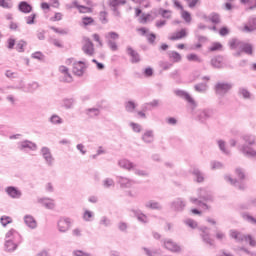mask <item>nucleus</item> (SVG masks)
<instances>
[{
	"instance_id": "f257e3e1",
	"label": "nucleus",
	"mask_w": 256,
	"mask_h": 256,
	"mask_svg": "<svg viewBox=\"0 0 256 256\" xmlns=\"http://www.w3.org/2000/svg\"><path fill=\"white\" fill-rule=\"evenodd\" d=\"M241 139L244 141L243 145H239L238 149L243 154L244 157L249 159H256V151L251 146L255 145L256 138L251 134H244L241 136Z\"/></svg>"
},
{
	"instance_id": "f03ea898",
	"label": "nucleus",
	"mask_w": 256,
	"mask_h": 256,
	"mask_svg": "<svg viewBox=\"0 0 256 256\" xmlns=\"http://www.w3.org/2000/svg\"><path fill=\"white\" fill-rule=\"evenodd\" d=\"M190 201L194 205L204 209V211H210L211 205H209V203H213V194L201 188L198 193V198H190Z\"/></svg>"
},
{
	"instance_id": "7ed1b4c3",
	"label": "nucleus",
	"mask_w": 256,
	"mask_h": 256,
	"mask_svg": "<svg viewBox=\"0 0 256 256\" xmlns=\"http://www.w3.org/2000/svg\"><path fill=\"white\" fill-rule=\"evenodd\" d=\"M236 177H238L239 180L233 179L231 176L226 175L224 177L225 181L227 183H230V185H233V187H236V189H239L240 191H245L247 189V186L243 181H245V170L242 168H236L235 169Z\"/></svg>"
},
{
	"instance_id": "20e7f679",
	"label": "nucleus",
	"mask_w": 256,
	"mask_h": 256,
	"mask_svg": "<svg viewBox=\"0 0 256 256\" xmlns=\"http://www.w3.org/2000/svg\"><path fill=\"white\" fill-rule=\"evenodd\" d=\"M229 237L230 239H234L236 243H243V241H245L246 243H249L250 247H256L255 238L249 234L245 235L238 230L231 229L229 230Z\"/></svg>"
},
{
	"instance_id": "39448f33",
	"label": "nucleus",
	"mask_w": 256,
	"mask_h": 256,
	"mask_svg": "<svg viewBox=\"0 0 256 256\" xmlns=\"http://www.w3.org/2000/svg\"><path fill=\"white\" fill-rule=\"evenodd\" d=\"M230 49H240L246 55H253V45L234 38L230 41Z\"/></svg>"
},
{
	"instance_id": "423d86ee",
	"label": "nucleus",
	"mask_w": 256,
	"mask_h": 256,
	"mask_svg": "<svg viewBox=\"0 0 256 256\" xmlns=\"http://www.w3.org/2000/svg\"><path fill=\"white\" fill-rule=\"evenodd\" d=\"M214 89L216 95H219V97H225L228 91L233 89V84L229 82H217Z\"/></svg>"
},
{
	"instance_id": "0eeeda50",
	"label": "nucleus",
	"mask_w": 256,
	"mask_h": 256,
	"mask_svg": "<svg viewBox=\"0 0 256 256\" xmlns=\"http://www.w3.org/2000/svg\"><path fill=\"white\" fill-rule=\"evenodd\" d=\"M120 5H127V0H108V6L112 11V15L121 19V11H119Z\"/></svg>"
},
{
	"instance_id": "6e6552de",
	"label": "nucleus",
	"mask_w": 256,
	"mask_h": 256,
	"mask_svg": "<svg viewBox=\"0 0 256 256\" xmlns=\"http://www.w3.org/2000/svg\"><path fill=\"white\" fill-rule=\"evenodd\" d=\"M40 155L43 157L48 167H53V163H55V158L53 157V154L51 153V149L49 147H42L40 150Z\"/></svg>"
},
{
	"instance_id": "1a4fd4ad",
	"label": "nucleus",
	"mask_w": 256,
	"mask_h": 256,
	"mask_svg": "<svg viewBox=\"0 0 256 256\" xmlns=\"http://www.w3.org/2000/svg\"><path fill=\"white\" fill-rule=\"evenodd\" d=\"M187 207V202L183 198H176L170 203V209L175 213H183Z\"/></svg>"
},
{
	"instance_id": "9d476101",
	"label": "nucleus",
	"mask_w": 256,
	"mask_h": 256,
	"mask_svg": "<svg viewBox=\"0 0 256 256\" xmlns=\"http://www.w3.org/2000/svg\"><path fill=\"white\" fill-rule=\"evenodd\" d=\"M211 117H213V111L211 109L198 110L196 115V121H199V123L205 124L207 123L208 119H211Z\"/></svg>"
},
{
	"instance_id": "9b49d317",
	"label": "nucleus",
	"mask_w": 256,
	"mask_h": 256,
	"mask_svg": "<svg viewBox=\"0 0 256 256\" xmlns=\"http://www.w3.org/2000/svg\"><path fill=\"white\" fill-rule=\"evenodd\" d=\"M57 229L60 233H67L71 229V218H60L57 222Z\"/></svg>"
},
{
	"instance_id": "f8f14e48",
	"label": "nucleus",
	"mask_w": 256,
	"mask_h": 256,
	"mask_svg": "<svg viewBox=\"0 0 256 256\" xmlns=\"http://www.w3.org/2000/svg\"><path fill=\"white\" fill-rule=\"evenodd\" d=\"M201 231L200 237L206 245L213 246V239H211V233L209 232V228L207 226H202L199 228Z\"/></svg>"
},
{
	"instance_id": "ddd939ff",
	"label": "nucleus",
	"mask_w": 256,
	"mask_h": 256,
	"mask_svg": "<svg viewBox=\"0 0 256 256\" xmlns=\"http://www.w3.org/2000/svg\"><path fill=\"white\" fill-rule=\"evenodd\" d=\"M6 240L13 241L14 243H18L20 245V243L23 241V238L21 237V234L17 232V230L11 229L6 233Z\"/></svg>"
},
{
	"instance_id": "4468645a",
	"label": "nucleus",
	"mask_w": 256,
	"mask_h": 256,
	"mask_svg": "<svg viewBox=\"0 0 256 256\" xmlns=\"http://www.w3.org/2000/svg\"><path fill=\"white\" fill-rule=\"evenodd\" d=\"M85 44L82 47L83 52L85 55H88L89 57H93L95 53V48L93 45V42L89 38H84Z\"/></svg>"
},
{
	"instance_id": "2eb2a0df",
	"label": "nucleus",
	"mask_w": 256,
	"mask_h": 256,
	"mask_svg": "<svg viewBox=\"0 0 256 256\" xmlns=\"http://www.w3.org/2000/svg\"><path fill=\"white\" fill-rule=\"evenodd\" d=\"M18 149L20 151H26V149L29 151H37V144L29 140H24L18 143Z\"/></svg>"
},
{
	"instance_id": "dca6fc26",
	"label": "nucleus",
	"mask_w": 256,
	"mask_h": 256,
	"mask_svg": "<svg viewBox=\"0 0 256 256\" xmlns=\"http://www.w3.org/2000/svg\"><path fill=\"white\" fill-rule=\"evenodd\" d=\"M174 93L177 97L185 99V101H187V103H189L190 105H193V107H197V104H195V100L193 99V97H191L189 93L185 92V90H175Z\"/></svg>"
},
{
	"instance_id": "f3484780",
	"label": "nucleus",
	"mask_w": 256,
	"mask_h": 256,
	"mask_svg": "<svg viewBox=\"0 0 256 256\" xmlns=\"http://www.w3.org/2000/svg\"><path fill=\"white\" fill-rule=\"evenodd\" d=\"M116 179L122 189H130V187L135 185L134 180H131L127 177L117 176Z\"/></svg>"
},
{
	"instance_id": "a211bd4d",
	"label": "nucleus",
	"mask_w": 256,
	"mask_h": 256,
	"mask_svg": "<svg viewBox=\"0 0 256 256\" xmlns=\"http://www.w3.org/2000/svg\"><path fill=\"white\" fill-rule=\"evenodd\" d=\"M126 53L131 57L130 61L131 63H140L141 62V55L138 54V52L133 49L131 46H127Z\"/></svg>"
},
{
	"instance_id": "6ab92c4d",
	"label": "nucleus",
	"mask_w": 256,
	"mask_h": 256,
	"mask_svg": "<svg viewBox=\"0 0 256 256\" xmlns=\"http://www.w3.org/2000/svg\"><path fill=\"white\" fill-rule=\"evenodd\" d=\"M5 192L7 193V195H9L11 197V199H21V197L23 195L21 190H18V188L15 186H8L5 189Z\"/></svg>"
},
{
	"instance_id": "aec40b11",
	"label": "nucleus",
	"mask_w": 256,
	"mask_h": 256,
	"mask_svg": "<svg viewBox=\"0 0 256 256\" xmlns=\"http://www.w3.org/2000/svg\"><path fill=\"white\" fill-rule=\"evenodd\" d=\"M164 247L172 253H181V246L177 245V243L173 242L171 239L164 241Z\"/></svg>"
},
{
	"instance_id": "412c9836",
	"label": "nucleus",
	"mask_w": 256,
	"mask_h": 256,
	"mask_svg": "<svg viewBox=\"0 0 256 256\" xmlns=\"http://www.w3.org/2000/svg\"><path fill=\"white\" fill-rule=\"evenodd\" d=\"M72 71L74 75H77V77H83V74L85 73V62L83 61L75 62L73 64Z\"/></svg>"
},
{
	"instance_id": "4be33fe9",
	"label": "nucleus",
	"mask_w": 256,
	"mask_h": 256,
	"mask_svg": "<svg viewBox=\"0 0 256 256\" xmlns=\"http://www.w3.org/2000/svg\"><path fill=\"white\" fill-rule=\"evenodd\" d=\"M146 209H151L152 211H163V204L155 200H149L145 203Z\"/></svg>"
},
{
	"instance_id": "5701e85b",
	"label": "nucleus",
	"mask_w": 256,
	"mask_h": 256,
	"mask_svg": "<svg viewBox=\"0 0 256 256\" xmlns=\"http://www.w3.org/2000/svg\"><path fill=\"white\" fill-rule=\"evenodd\" d=\"M59 71L64 75L61 81H64V83H71V81H73V77L69 73V68H67L66 66H60Z\"/></svg>"
},
{
	"instance_id": "b1692460",
	"label": "nucleus",
	"mask_w": 256,
	"mask_h": 256,
	"mask_svg": "<svg viewBox=\"0 0 256 256\" xmlns=\"http://www.w3.org/2000/svg\"><path fill=\"white\" fill-rule=\"evenodd\" d=\"M18 10L25 14L31 13V11H33V6H31L27 1H22L18 4Z\"/></svg>"
},
{
	"instance_id": "393cba45",
	"label": "nucleus",
	"mask_w": 256,
	"mask_h": 256,
	"mask_svg": "<svg viewBox=\"0 0 256 256\" xmlns=\"http://www.w3.org/2000/svg\"><path fill=\"white\" fill-rule=\"evenodd\" d=\"M24 223L29 229H37V221L31 215L24 216Z\"/></svg>"
},
{
	"instance_id": "a878e982",
	"label": "nucleus",
	"mask_w": 256,
	"mask_h": 256,
	"mask_svg": "<svg viewBox=\"0 0 256 256\" xmlns=\"http://www.w3.org/2000/svg\"><path fill=\"white\" fill-rule=\"evenodd\" d=\"M119 167L122 169H126V171H131V169H135V164L133 162L127 160V159H122L118 162Z\"/></svg>"
},
{
	"instance_id": "bb28decb",
	"label": "nucleus",
	"mask_w": 256,
	"mask_h": 256,
	"mask_svg": "<svg viewBox=\"0 0 256 256\" xmlns=\"http://www.w3.org/2000/svg\"><path fill=\"white\" fill-rule=\"evenodd\" d=\"M4 247L8 253H13V251L17 250L19 244L17 242H14L13 240H6Z\"/></svg>"
},
{
	"instance_id": "cd10ccee",
	"label": "nucleus",
	"mask_w": 256,
	"mask_h": 256,
	"mask_svg": "<svg viewBox=\"0 0 256 256\" xmlns=\"http://www.w3.org/2000/svg\"><path fill=\"white\" fill-rule=\"evenodd\" d=\"M210 65L214 69H223V58L220 56L212 58L210 61Z\"/></svg>"
},
{
	"instance_id": "c85d7f7f",
	"label": "nucleus",
	"mask_w": 256,
	"mask_h": 256,
	"mask_svg": "<svg viewBox=\"0 0 256 256\" xmlns=\"http://www.w3.org/2000/svg\"><path fill=\"white\" fill-rule=\"evenodd\" d=\"M142 141L144 143L150 144L155 141V135L153 134V130H148L142 135Z\"/></svg>"
},
{
	"instance_id": "c756f323",
	"label": "nucleus",
	"mask_w": 256,
	"mask_h": 256,
	"mask_svg": "<svg viewBox=\"0 0 256 256\" xmlns=\"http://www.w3.org/2000/svg\"><path fill=\"white\" fill-rule=\"evenodd\" d=\"M38 203H41L46 209H55V203L50 198H40Z\"/></svg>"
},
{
	"instance_id": "7c9ffc66",
	"label": "nucleus",
	"mask_w": 256,
	"mask_h": 256,
	"mask_svg": "<svg viewBox=\"0 0 256 256\" xmlns=\"http://www.w3.org/2000/svg\"><path fill=\"white\" fill-rule=\"evenodd\" d=\"M192 175H194L196 183H203V181H205V175L199 168H194Z\"/></svg>"
},
{
	"instance_id": "2f4dec72",
	"label": "nucleus",
	"mask_w": 256,
	"mask_h": 256,
	"mask_svg": "<svg viewBox=\"0 0 256 256\" xmlns=\"http://www.w3.org/2000/svg\"><path fill=\"white\" fill-rule=\"evenodd\" d=\"M132 213L134 216H136L140 223H147V215H145L141 210H132Z\"/></svg>"
},
{
	"instance_id": "473e14b6",
	"label": "nucleus",
	"mask_w": 256,
	"mask_h": 256,
	"mask_svg": "<svg viewBox=\"0 0 256 256\" xmlns=\"http://www.w3.org/2000/svg\"><path fill=\"white\" fill-rule=\"evenodd\" d=\"M204 19H207L208 21H211L214 25H219L221 23V16L217 13H212L208 17L204 16Z\"/></svg>"
},
{
	"instance_id": "72a5a7b5",
	"label": "nucleus",
	"mask_w": 256,
	"mask_h": 256,
	"mask_svg": "<svg viewBox=\"0 0 256 256\" xmlns=\"http://www.w3.org/2000/svg\"><path fill=\"white\" fill-rule=\"evenodd\" d=\"M183 37H187V30L185 28L172 35L169 39L170 41H178V39H183Z\"/></svg>"
},
{
	"instance_id": "f704fd0d",
	"label": "nucleus",
	"mask_w": 256,
	"mask_h": 256,
	"mask_svg": "<svg viewBox=\"0 0 256 256\" xmlns=\"http://www.w3.org/2000/svg\"><path fill=\"white\" fill-rule=\"evenodd\" d=\"M217 145L224 155H231V151L227 149V144L225 143V140H217Z\"/></svg>"
},
{
	"instance_id": "c9c22d12",
	"label": "nucleus",
	"mask_w": 256,
	"mask_h": 256,
	"mask_svg": "<svg viewBox=\"0 0 256 256\" xmlns=\"http://www.w3.org/2000/svg\"><path fill=\"white\" fill-rule=\"evenodd\" d=\"M74 105H75L74 98H64L62 100V107H65L66 109H73Z\"/></svg>"
},
{
	"instance_id": "e433bc0d",
	"label": "nucleus",
	"mask_w": 256,
	"mask_h": 256,
	"mask_svg": "<svg viewBox=\"0 0 256 256\" xmlns=\"http://www.w3.org/2000/svg\"><path fill=\"white\" fill-rule=\"evenodd\" d=\"M238 95L244 99H251L252 97L251 92H249L245 87H240L238 89Z\"/></svg>"
},
{
	"instance_id": "4c0bfd02",
	"label": "nucleus",
	"mask_w": 256,
	"mask_h": 256,
	"mask_svg": "<svg viewBox=\"0 0 256 256\" xmlns=\"http://www.w3.org/2000/svg\"><path fill=\"white\" fill-rule=\"evenodd\" d=\"M85 113L88 115V117H99L101 110L98 108H88L85 110Z\"/></svg>"
},
{
	"instance_id": "58836bf2",
	"label": "nucleus",
	"mask_w": 256,
	"mask_h": 256,
	"mask_svg": "<svg viewBox=\"0 0 256 256\" xmlns=\"http://www.w3.org/2000/svg\"><path fill=\"white\" fill-rule=\"evenodd\" d=\"M102 185L104 189H111V187H115V180L112 178H106L102 181Z\"/></svg>"
},
{
	"instance_id": "ea45409f",
	"label": "nucleus",
	"mask_w": 256,
	"mask_h": 256,
	"mask_svg": "<svg viewBox=\"0 0 256 256\" xmlns=\"http://www.w3.org/2000/svg\"><path fill=\"white\" fill-rule=\"evenodd\" d=\"M49 122L52 123V125H61L63 124V119L59 117V115L54 114L49 118Z\"/></svg>"
},
{
	"instance_id": "a19ab883",
	"label": "nucleus",
	"mask_w": 256,
	"mask_h": 256,
	"mask_svg": "<svg viewBox=\"0 0 256 256\" xmlns=\"http://www.w3.org/2000/svg\"><path fill=\"white\" fill-rule=\"evenodd\" d=\"M168 56L170 59H173L174 63H179L181 61V54L177 51L168 52Z\"/></svg>"
},
{
	"instance_id": "79ce46f5",
	"label": "nucleus",
	"mask_w": 256,
	"mask_h": 256,
	"mask_svg": "<svg viewBox=\"0 0 256 256\" xmlns=\"http://www.w3.org/2000/svg\"><path fill=\"white\" fill-rule=\"evenodd\" d=\"M137 109V104L133 101H128L125 103V110L127 113H133Z\"/></svg>"
},
{
	"instance_id": "37998d69",
	"label": "nucleus",
	"mask_w": 256,
	"mask_h": 256,
	"mask_svg": "<svg viewBox=\"0 0 256 256\" xmlns=\"http://www.w3.org/2000/svg\"><path fill=\"white\" fill-rule=\"evenodd\" d=\"M99 225H102V227H111L113 223L111 222V219L107 216H102L99 221Z\"/></svg>"
},
{
	"instance_id": "c03bdc74",
	"label": "nucleus",
	"mask_w": 256,
	"mask_h": 256,
	"mask_svg": "<svg viewBox=\"0 0 256 256\" xmlns=\"http://www.w3.org/2000/svg\"><path fill=\"white\" fill-rule=\"evenodd\" d=\"M242 218L244 219V221H247V223H251V225H256V218L253 217L251 214L243 213Z\"/></svg>"
},
{
	"instance_id": "a18cd8bd",
	"label": "nucleus",
	"mask_w": 256,
	"mask_h": 256,
	"mask_svg": "<svg viewBox=\"0 0 256 256\" xmlns=\"http://www.w3.org/2000/svg\"><path fill=\"white\" fill-rule=\"evenodd\" d=\"M37 89H39V84L37 82H32L30 84H28L26 90V93H34V91H37Z\"/></svg>"
},
{
	"instance_id": "49530a36",
	"label": "nucleus",
	"mask_w": 256,
	"mask_h": 256,
	"mask_svg": "<svg viewBox=\"0 0 256 256\" xmlns=\"http://www.w3.org/2000/svg\"><path fill=\"white\" fill-rule=\"evenodd\" d=\"M194 89L197 91V93H205V91H207V83L196 84Z\"/></svg>"
},
{
	"instance_id": "de8ad7c7",
	"label": "nucleus",
	"mask_w": 256,
	"mask_h": 256,
	"mask_svg": "<svg viewBox=\"0 0 256 256\" xmlns=\"http://www.w3.org/2000/svg\"><path fill=\"white\" fill-rule=\"evenodd\" d=\"M171 13V10H165L163 8H159L158 10V14H160L163 19H171Z\"/></svg>"
},
{
	"instance_id": "09e8293b",
	"label": "nucleus",
	"mask_w": 256,
	"mask_h": 256,
	"mask_svg": "<svg viewBox=\"0 0 256 256\" xmlns=\"http://www.w3.org/2000/svg\"><path fill=\"white\" fill-rule=\"evenodd\" d=\"M93 217H95V214L91 210H85L83 214V219L87 222L93 221Z\"/></svg>"
},
{
	"instance_id": "8fccbe9b",
	"label": "nucleus",
	"mask_w": 256,
	"mask_h": 256,
	"mask_svg": "<svg viewBox=\"0 0 256 256\" xmlns=\"http://www.w3.org/2000/svg\"><path fill=\"white\" fill-rule=\"evenodd\" d=\"M0 223H1V225H3V227H7V225H9V223H13V219L9 216H2L0 218Z\"/></svg>"
},
{
	"instance_id": "3c124183",
	"label": "nucleus",
	"mask_w": 256,
	"mask_h": 256,
	"mask_svg": "<svg viewBox=\"0 0 256 256\" xmlns=\"http://www.w3.org/2000/svg\"><path fill=\"white\" fill-rule=\"evenodd\" d=\"M50 29L54 31V33H58L59 35H68L69 29H59L55 26H51Z\"/></svg>"
},
{
	"instance_id": "603ef678",
	"label": "nucleus",
	"mask_w": 256,
	"mask_h": 256,
	"mask_svg": "<svg viewBox=\"0 0 256 256\" xmlns=\"http://www.w3.org/2000/svg\"><path fill=\"white\" fill-rule=\"evenodd\" d=\"M26 46H27V42H25L24 40H20L16 44V51H18V53H23V51H25L23 47H26Z\"/></svg>"
},
{
	"instance_id": "864d4df0",
	"label": "nucleus",
	"mask_w": 256,
	"mask_h": 256,
	"mask_svg": "<svg viewBox=\"0 0 256 256\" xmlns=\"http://www.w3.org/2000/svg\"><path fill=\"white\" fill-rule=\"evenodd\" d=\"M240 2L243 4V5H246V3H249V10L250 11H253V9H256V0H240Z\"/></svg>"
},
{
	"instance_id": "5fc2aeb1",
	"label": "nucleus",
	"mask_w": 256,
	"mask_h": 256,
	"mask_svg": "<svg viewBox=\"0 0 256 256\" xmlns=\"http://www.w3.org/2000/svg\"><path fill=\"white\" fill-rule=\"evenodd\" d=\"M210 165L213 171L216 169H223V167H225V165H223L220 161H212Z\"/></svg>"
},
{
	"instance_id": "6e6d98bb",
	"label": "nucleus",
	"mask_w": 256,
	"mask_h": 256,
	"mask_svg": "<svg viewBox=\"0 0 256 256\" xmlns=\"http://www.w3.org/2000/svg\"><path fill=\"white\" fill-rule=\"evenodd\" d=\"M185 225L190 227L191 229H196L197 228V222L191 218H188L184 220Z\"/></svg>"
},
{
	"instance_id": "4d7b16f0",
	"label": "nucleus",
	"mask_w": 256,
	"mask_h": 256,
	"mask_svg": "<svg viewBox=\"0 0 256 256\" xmlns=\"http://www.w3.org/2000/svg\"><path fill=\"white\" fill-rule=\"evenodd\" d=\"M221 49H223V45L219 42H214L209 48V51H221Z\"/></svg>"
},
{
	"instance_id": "13d9d810",
	"label": "nucleus",
	"mask_w": 256,
	"mask_h": 256,
	"mask_svg": "<svg viewBox=\"0 0 256 256\" xmlns=\"http://www.w3.org/2000/svg\"><path fill=\"white\" fill-rule=\"evenodd\" d=\"M37 14H31L30 16L25 17L27 25H34Z\"/></svg>"
},
{
	"instance_id": "bf43d9fd",
	"label": "nucleus",
	"mask_w": 256,
	"mask_h": 256,
	"mask_svg": "<svg viewBox=\"0 0 256 256\" xmlns=\"http://www.w3.org/2000/svg\"><path fill=\"white\" fill-rule=\"evenodd\" d=\"M95 20H93L92 17L86 16L82 18V23L85 27L92 25V23H94Z\"/></svg>"
},
{
	"instance_id": "052dcab7",
	"label": "nucleus",
	"mask_w": 256,
	"mask_h": 256,
	"mask_svg": "<svg viewBox=\"0 0 256 256\" xmlns=\"http://www.w3.org/2000/svg\"><path fill=\"white\" fill-rule=\"evenodd\" d=\"M32 59H37L38 61H43L45 59V55L41 51L34 52L32 54Z\"/></svg>"
},
{
	"instance_id": "680f3d73",
	"label": "nucleus",
	"mask_w": 256,
	"mask_h": 256,
	"mask_svg": "<svg viewBox=\"0 0 256 256\" xmlns=\"http://www.w3.org/2000/svg\"><path fill=\"white\" fill-rule=\"evenodd\" d=\"M0 7H3V9H11L13 4L11 2H7L6 0H0Z\"/></svg>"
},
{
	"instance_id": "e2e57ef3",
	"label": "nucleus",
	"mask_w": 256,
	"mask_h": 256,
	"mask_svg": "<svg viewBox=\"0 0 256 256\" xmlns=\"http://www.w3.org/2000/svg\"><path fill=\"white\" fill-rule=\"evenodd\" d=\"M188 61H196V63H201V58L197 54H190L187 56Z\"/></svg>"
},
{
	"instance_id": "0e129e2a",
	"label": "nucleus",
	"mask_w": 256,
	"mask_h": 256,
	"mask_svg": "<svg viewBox=\"0 0 256 256\" xmlns=\"http://www.w3.org/2000/svg\"><path fill=\"white\" fill-rule=\"evenodd\" d=\"M182 19H184V21H186V23H191V13H189L188 11H183Z\"/></svg>"
},
{
	"instance_id": "69168bd1",
	"label": "nucleus",
	"mask_w": 256,
	"mask_h": 256,
	"mask_svg": "<svg viewBox=\"0 0 256 256\" xmlns=\"http://www.w3.org/2000/svg\"><path fill=\"white\" fill-rule=\"evenodd\" d=\"M79 12L80 13H92L93 9H91L90 7L87 6H78Z\"/></svg>"
},
{
	"instance_id": "338daca9",
	"label": "nucleus",
	"mask_w": 256,
	"mask_h": 256,
	"mask_svg": "<svg viewBox=\"0 0 256 256\" xmlns=\"http://www.w3.org/2000/svg\"><path fill=\"white\" fill-rule=\"evenodd\" d=\"M130 126L132 127L133 131L135 133H141V125L135 122L130 123Z\"/></svg>"
},
{
	"instance_id": "774afa93",
	"label": "nucleus",
	"mask_w": 256,
	"mask_h": 256,
	"mask_svg": "<svg viewBox=\"0 0 256 256\" xmlns=\"http://www.w3.org/2000/svg\"><path fill=\"white\" fill-rule=\"evenodd\" d=\"M106 38H110L112 39L113 41H117V39H119V34L117 32H109L107 35H106Z\"/></svg>"
}]
</instances>
